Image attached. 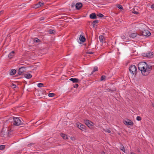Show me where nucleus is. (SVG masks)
<instances>
[{
    "mask_svg": "<svg viewBox=\"0 0 154 154\" xmlns=\"http://www.w3.org/2000/svg\"><path fill=\"white\" fill-rule=\"evenodd\" d=\"M138 67L139 69L141 71L142 74L144 76L147 75L152 69V66H149L146 62H144L139 63Z\"/></svg>",
    "mask_w": 154,
    "mask_h": 154,
    "instance_id": "f257e3e1",
    "label": "nucleus"
},
{
    "mask_svg": "<svg viewBox=\"0 0 154 154\" xmlns=\"http://www.w3.org/2000/svg\"><path fill=\"white\" fill-rule=\"evenodd\" d=\"M13 119L14 120L13 124L15 125L19 126L23 125V123H22L20 119L18 117H13Z\"/></svg>",
    "mask_w": 154,
    "mask_h": 154,
    "instance_id": "f03ea898",
    "label": "nucleus"
},
{
    "mask_svg": "<svg viewBox=\"0 0 154 154\" xmlns=\"http://www.w3.org/2000/svg\"><path fill=\"white\" fill-rule=\"evenodd\" d=\"M129 70L131 73L135 75L137 74V69L134 65H132L129 67Z\"/></svg>",
    "mask_w": 154,
    "mask_h": 154,
    "instance_id": "7ed1b4c3",
    "label": "nucleus"
},
{
    "mask_svg": "<svg viewBox=\"0 0 154 154\" xmlns=\"http://www.w3.org/2000/svg\"><path fill=\"white\" fill-rule=\"evenodd\" d=\"M139 35H143L145 36H148L151 35V33L148 30H144V31H140Z\"/></svg>",
    "mask_w": 154,
    "mask_h": 154,
    "instance_id": "20e7f679",
    "label": "nucleus"
},
{
    "mask_svg": "<svg viewBox=\"0 0 154 154\" xmlns=\"http://www.w3.org/2000/svg\"><path fill=\"white\" fill-rule=\"evenodd\" d=\"M8 131V130L7 129L6 130H5L4 129H2L0 133L1 137H4L5 135L7 134L8 135L10 132Z\"/></svg>",
    "mask_w": 154,
    "mask_h": 154,
    "instance_id": "39448f33",
    "label": "nucleus"
},
{
    "mask_svg": "<svg viewBox=\"0 0 154 154\" xmlns=\"http://www.w3.org/2000/svg\"><path fill=\"white\" fill-rule=\"evenodd\" d=\"M85 123L86 125L90 128H92L93 125L92 124H93V123L91 121L88 120H85Z\"/></svg>",
    "mask_w": 154,
    "mask_h": 154,
    "instance_id": "423d86ee",
    "label": "nucleus"
},
{
    "mask_svg": "<svg viewBox=\"0 0 154 154\" xmlns=\"http://www.w3.org/2000/svg\"><path fill=\"white\" fill-rule=\"evenodd\" d=\"M77 127L80 129L81 130H82V129H85L86 126L83 125V124L79 123L77 124Z\"/></svg>",
    "mask_w": 154,
    "mask_h": 154,
    "instance_id": "0eeeda50",
    "label": "nucleus"
},
{
    "mask_svg": "<svg viewBox=\"0 0 154 154\" xmlns=\"http://www.w3.org/2000/svg\"><path fill=\"white\" fill-rule=\"evenodd\" d=\"M25 68L24 67H21L20 68L18 72V74L19 75H20L24 72Z\"/></svg>",
    "mask_w": 154,
    "mask_h": 154,
    "instance_id": "6e6552de",
    "label": "nucleus"
},
{
    "mask_svg": "<svg viewBox=\"0 0 154 154\" xmlns=\"http://www.w3.org/2000/svg\"><path fill=\"white\" fill-rule=\"evenodd\" d=\"M75 8L77 10L80 9L82 6V4L80 2H78L75 5Z\"/></svg>",
    "mask_w": 154,
    "mask_h": 154,
    "instance_id": "1a4fd4ad",
    "label": "nucleus"
},
{
    "mask_svg": "<svg viewBox=\"0 0 154 154\" xmlns=\"http://www.w3.org/2000/svg\"><path fill=\"white\" fill-rule=\"evenodd\" d=\"M69 80L72 81L73 83H79L80 81L77 78H72L69 79Z\"/></svg>",
    "mask_w": 154,
    "mask_h": 154,
    "instance_id": "9d476101",
    "label": "nucleus"
},
{
    "mask_svg": "<svg viewBox=\"0 0 154 154\" xmlns=\"http://www.w3.org/2000/svg\"><path fill=\"white\" fill-rule=\"evenodd\" d=\"M124 123V124L127 125H133L134 124V123L132 121L127 122L125 121Z\"/></svg>",
    "mask_w": 154,
    "mask_h": 154,
    "instance_id": "9b49d317",
    "label": "nucleus"
},
{
    "mask_svg": "<svg viewBox=\"0 0 154 154\" xmlns=\"http://www.w3.org/2000/svg\"><path fill=\"white\" fill-rule=\"evenodd\" d=\"M90 17L91 19H96L97 18L96 15L95 13H92L90 15Z\"/></svg>",
    "mask_w": 154,
    "mask_h": 154,
    "instance_id": "f8f14e48",
    "label": "nucleus"
},
{
    "mask_svg": "<svg viewBox=\"0 0 154 154\" xmlns=\"http://www.w3.org/2000/svg\"><path fill=\"white\" fill-rule=\"evenodd\" d=\"M15 52L14 51L11 52L8 55V57L10 58H12L14 55Z\"/></svg>",
    "mask_w": 154,
    "mask_h": 154,
    "instance_id": "ddd939ff",
    "label": "nucleus"
},
{
    "mask_svg": "<svg viewBox=\"0 0 154 154\" xmlns=\"http://www.w3.org/2000/svg\"><path fill=\"white\" fill-rule=\"evenodd\" d=\"M99 39L100 41L102 43H103V42L105 41L104 37L102 35H100L99 36Z\"/></svg>",
    "mask_w": 154,
    "mask_h": 154,
    "instance_id": "4468645a",
    "label": "nucleus"
},
{
    "mask_svg": "<svg viewBox=\"0 0 154 154\" xmlns=\"http://www.w3.org/2000/svg\"><path fill=\"white\" fill-rule=\"evenodd\" d=\"M79 39L80 41L83 42H85L86 40L85 37L82 35H80Z\"/></svg>",
    "mask_w": 154,
    "mask_h": 154,
    "instance_id": "2eb2a0df",
    "label": "nucleus"
},
{
    "mask_svg": "<svg viewBox=\"0 0 154 154\" xmlns=\"http://www.w3.org/2000/svg\"><path fill=\"white\" fill-rule=\"evenodd\" d=\"M24 77L27 79H29L32 77V75L30 73L26 74L24 75Z\"/></svg>",
    "mask_w": 154,
    "mask_h": 154,
    "instance_id": "dca6fc26",
    "label": "nucleus"
},
{
    "mask_svg": "<svg viewBox=\"0 0 154 154\" xmlns=\"http://www.w3.org/2000/svg\"><path fill=\"white\" fill-rule=\"evenodd\" d=\"M60 135L64 139H67L68 138V137H67V135H66L64 134L61 133L60 134Z\"/></svg>",
    "mask_w": 154,
    "mask_h": 154,
    "instance_id": "f3484780",
    "label": "nucleus"
},
{
    "mask_svg": "<svg viewBox=\"0 0 154 154\" xmlns=\"http://www.w3.org/2000/svg\"><path fill=\"white\" fill-rule=\"evenodd\" d=\"M148 55L147 57H151L154 54L152 52H149L148 53H147Z\"/></svg>",
    "mask_w": 154,
    "mask_h": 154,
    "instance_id": "a211bd4d",
    "label": "nucleus"
},
{
    "mask_svg": "<svg viewBox=\"0 0 154 154\" xmlns=\"http://www.w3.org/2000/svg\"><path fill=\"white\" fill-rule=\"evenodd\" d=\"M16 72V70L15 69H12L10 72V74L11 75H14Z\"/></svg>",
    "mask_w": 154,
    "mask_h": 154,
    "instance_id": "6ab92c4d",
    "label": "nucleus"
},
{
    "mask_svg": "<svg viewBox=\"0 0 154 154\" xmlns=\"http://www.w3.org/2000/svg\"><path fill=\"white\" fill-rule=\"evenodd\" d=\"M137 35V34L136 33H133L130 35V37L132 38H134Z\"/></svg>",
    "mask_w": 154,
    "mask_h": 154,
    "instance_id": "aec40b11",
    "label": "nucleus"
},
{
    "mask_svg": "<svg viewBox=\"0 0 154 154\" xmlns=\"http://www.w3.org/2000/svg\"><path fill=\"white\" fill-rule=\"evenodd\" d=\"M98 20H95L93 21L92 23L94 27V26L95 25V24L97 23H98Z\"/></svg>",
    "mask_w": 154,
    "mask_h": 154,
    "instance_id": "412c9836",
    "label": "nucleus"
},
{
    "mask_svg": "<svg viewBox=\"0 0 154 154\" xmlns=\"http://www.w3.org/2000/svg\"><path fill=\"white\" fill-rule=\"evenodd\" d=\"M120 148L121 150H122V151L124 152L125 151V148L122 144L121 145Z\"/></svg>",
    "mask_w": 154,
    "mask_h": 154,
    "instance_id": "4be33fe9",
    "label": "nucleus"
},
{
    "mask_svg": "<svg viewBox=\"0 0 154 154\" xmlns=\"http://www.w3.org/2000/svg\"><path fill=\"white\" fill-rule=\"evenodd\" d=\"M117 7L120 10H123V7L122 6L119 4H118L117 5Z\"/></svg>",
    "mask_w": 154,
    "mask_h": 154,
    "instance_id": "5701e85b",
    "label": "nucleus"
},
{
    "mask_svg": "<svg viewBox=\"0 0 154 154\" xmlns=\"http://www.w3.org/2000/svg\"><path fill=\"white\" fill-rule=\"evenodd\" d=\"M34 42H35L38 43L40 42V40L37 38H35L34 40Z\"/></svg>",
    "mask_w": 154,
    "mask_h": 154,
    "instance_id": "b1692460",
    "label": "nucleus"
},
{
    "mask_svg": "<svg viewBox=\"0 0 154 154\" xmlns=\"http://www.w3.org/2000/svg\"><path fill=\"white\" fill-rule=\"evenodd\" d=\"M97 70H98L97 67V66H95L94 68V70H93V71H92V74L93 72L97 71Z\"/></svg>",
    "mask_w": 154,
    "mask_h": 154,
    "instance_id": "393cba45",
    "label": "nucleus"
},
{
    "mask_svg": "<svg viewBox=\"0 0 154 154\" xmlns=\"http://www.w3.org/2000/svg\"><path fill=\"white\" fill-rule=\"evenodd\" d=\"M55 94L54 93H49L48 94V96L49 97H53L54 96Z\"/></svg>",
    "mask_w": 154,
    "mask_h": 154,
    "instance_id": "a878e982",
    "label": "nucleus"
},
{
    "mask_svg": "<svg viewBox=\"0 0 154 154\" xmlns=\"http://www.w3.org/2000/svg\"><path fill=\"white\" fill-rule=\"evenodd\" d=\"M37 86L38 87H41L43 86L44 84L42 83H39L37 85Z\"/></svg>",
    "mask_w": 154,
    "mask_h": 154,
    "instance_id": "bb28decb",
    "label": "nucleus"
},
{
    "mask_svg": "<svg viewBox=\"0 0 154 154\" xmlns=\"http://www.w3.org/2000/svg\"><path fill=\"white\" fill-rule=\"evenodd\" d=\"M106 78V76L105 75H103L100 78V80L102 81H103V80H104Z\"/></svg>",
    "mask_w": 154,
    "mask_h": 154,
    "instance_id": "cd10ccee",
    "label": "nucleus"
},
{
    "mask_svg": "<svg viewBox=\"0 0 154 154\" xmlns=\"http://www.w3.org/2000/svg\"><path fill=\"white\" fill-rule=\"evenodd\" d=\"M97 16L100 17H104V15L101 13H99L97 14Z\"/></svg>",
    "mask_w": 154,
    "mask_h": 154,
    "instance_id": "c85d7f7f",
    "label": "nucleus"
},
{
    "mask_svg": "<svg viewBox=\"0 0 154 154\" xmlns=\"http://www.w3.org/2000/svg\"><path fill=\"white\" fill-rule=\"evenodd\" d=\"M5 147V145H2L0 146V150H2L4 149Z\"/></svg>",
    "mask_w": 154,
    "mask_h": 154,
    "instance_id": "c756f323",
    "label": "nucleus"
},
{
    "mask_svg": "<svg viewBox=\"0 0 154 154\" xmlns=\"http://www.w3.org/2000/svg\"><path fill=\"white\" fill-rule=\"evenodd\" d=\"M132 12L134 14H139V13L137 11H135L134 9L132 11Z\"/></svg>",
    "mask_w": 154,
    "mask_h": 154,
    "instance_id": "7c9ffc66",
    "label": "nucleus"
},
{
    "mask_svg": "<svg viewBox=\"0 0 154 154\" xmlns=\"http://www.w3.org/2000/svg\"><path fill=\"white\" fill-rule=\"evenodd\" d=\"M54 30L52 29H50L49 30L48 32L50 34H54Z\"/></svg>",
    "mask_w": 154,
    "mask_h": 154,
    "instance_id": "2f4dec72",
    "label": "nucleus"
},
{
    "mask_svg": "<svg viewBox=\"0 0 154 154\" xmlns=\"http://www.w3.org/2000/svg\"><path fill=\"white\" fill-rule=\"evenodd\" d=\"M142 55L143 57H147L148 55L147 54V53H143L142 54Z\"/></svg>",
    "mask_w": 154,
    "mask_h": 154,
    "instance_id": "473e14b6",
    "label": "nucleus"
},
{
    "mask_svg": "<svg viewBox=\"0 0 154 154\" xmlns=\"http://www.w3.org/2000/svg\"><path fill=\"white\" fill-rule=\"evenodd\" d=\"M136 119L137 121H140L141 119V118L140 116H137L136 118Z\"/></svg>",
    "mask_w": 154,
    "mask_h": 154,
    "instance_id": "72a5a7b5",
    "label": "nucleus"
},
{
    "mask_svg": "<svg viewBox=\"0 0 154 154\" xmlns=\"http://www.w3.org/2000/svg\"><path fill=\"white\" fill-rule=\"evenodd\" d=\"M41 7V5H39V4H38L35 5V8H38Z\"/></svg>",
    "mask_w": 154,
    "mask_h": 154,
    "instance_id": "f704fd0d",
    "label": "nucleus"
},
{
    "mask_svg": "<svg viewBox=\"0 0 154 154\" xmlns=\"http://www.w3.org/2000/svg\"><path fill=\"white\" fill-rule=\"evenodd\" d=\"M35 144V143H30L28 144L27 145V146L29 147H30L31 146Z\"/></svg>",
    "mask_w": 154,
    "mask_h": 154,
    "instance_id": "c9c22d12",
    "label": "nucleus"
},
{
    "mask_svg": "<svg viewBox=\"0 0 154 154\" xmlns=\"http://www.w3.org/2000/svg\"><path fill=\"white\" fill-rule=\"evenodd\" d=\"M11 87H12L13 88H16V85L13 84L11 86Z\"/></svg>",
    "mask_w": 154,
    "mask_h": 154,
    "instance_id": "e433bc0d",
    "label": "nucleus"
},
{
    "mask_svg": "<svg viewBox=\"0 0 154 154\" xmlns=\"http://www.w3.org/2000/svg\"><path fill=\"white\" fill-rule=\"evenodd\" d=\"M104 131H105L109 133H111V131L109 130L108 129H107L106 130H105V131L104 130Z\"/></svg>",
    "mask_w": 154,
    "mask_h": 154,
    "instance_id": "4c0bfd02",
    "label": "nucleus"
},
{
    "mask_svg": "<svg viewBox=\"0 0 154 154\" xmlns=\"http://www.w3.org/2000/svg\"><path fill=\"white\" fill-rule=\"evenodd\" d=\"M38 4H39V5H40L41 7L44 4V3L43 2H40L38 3Z\"/></svg>",
    "mask_w": 154,
    "mask_h": 154,
    "instance_id": "58836bf2",
    "label": "nucleus"
},
{
    "mask_svg": "<svg viewBox=\"0 0 154 154\" xmlns=\"http://www.w3.org/2000/svg\"><path fill=\"white\" fill-rule=\"evenodd\" d=\"M79 86V85L77 84H75L74 85V88H77Z\"/></svg>",
    "mask_w": 154,
    "mask_h": 154,
    "instance_id": "ea45409f",
    "label": "nucleus"
},
{
    "mask_svg": "<svg viewBox=\"0 0 154 154\" xmlns=\"http://www.w3.org/2000/svg\"><path fill=\"white\" fill-rule=\"evenodd\" d=\"M86 53L89 54H94V53L92 52H87Z\"/></svg>",
    "mask_w": 154,
    "mask_h": 154,
    "instance_id": "a19ab883",
    "label": "nucleus"
},
{
    "mask_svg": "<svg viewBox=\"0 0 154 154\" xmlns=\"http://www.w3.org/2000/svg\"><path fill=\"white\" fill-rule=\"evenodd\" d=\"M151 7L152 9H154V3L151 5Z\"/></svg>",
    "mask_w": 154,
    "mask_h": 154,
    "instance_id": "79ce46f5",
    "label": "nucleus"
},
{
    "mask_svg": "<svg viewBox=\"0 0 154 154\" xmlns=\"http://www.w3.org/2000/svg\"><path fill=\"white\" fill-rule=\"evenodd\" d=\"M75 5V3H73L72 4V5H71V7H74Z\"/></svg>",
    "mask_w": 154,
    "mask_h": 154,
    "instance_id": "37998d69",
    "label": "nucleus"
},
{
    "mask_svg": "<svg viewBox=\"0 0 154 154\" xmlns=\"http://www.w3.org/2000/svg\"><path fill=\"white\" fill-rule=\"evenodd\" d=\"M40 19L41 20H44L45 18L43 17H41V18H40Z\"/></svg>",
    "mask_w": 154,
    "mask_h": 154,
    "instance_id": "c03bdc74",
    "label": "nucleus"
},
{
    "mask_svg": "<svg viewBox=\"0 0 154 154\" xmlns=\"http://www.w3.org/2000/svg\"><path fill=\"white\" fill-rule=\"evenodd\" d=\"M4 11L3 10H2L0 11V15L3 13Z\"/></svg>",
    "mask_w": 154,
    "mask_h": 154,
    "instance_id": "a18cd8bd",
    "label": "nucleus"
},
{
    "mask_svg": "<svg viewBox=\"0 0 154 154\" xmlns=\"http://www.w3.org/2000/svg\"><path fill=\"white\" fill-rule=\"evenodd\" d=\"M137 151L138 152H140V149L139 148L137 149Z\"/></svg>",
    "mask_w": 154,
    "mask_h": 154,
    "instance_id": "49530a36",
    "label": "nucleus"
},
{
    "mask_svg": "<svg viewBox=\"0 0 154 154\" xmlns=\"http://www.w3.org/2000/svg\"><path fill=\"white\" fill-rule=\"evenodd\" d=\"M115 90H111L110 89H109V91H111V92H113V91H115Z\"/></svg>",
    "mask_w": 154,
    "mask_h": 154,
    "instance_id": "de8ad7c7",
    "label": "nucleus"
},
{
    "mask_svg": "<svg viewBox=\"0 0 154 154\" xmlns=\"http://www.w3.org/2000/svg\"><path fill=\"white\" fill-rule=\"evenodd\" d=\"M71 139H72V140H74L75 139V138H74L72 137H71Z\"/></svg>",
    "mask_w": 154,
    "mask_h": 154,
    "instance_id": "09e8293b",
    "label": "nucleus"
},
{
    "mask_svg": "<svg viewBox=\"0 0 154 154\" xmlns=\"http://www.w3.org/2000/svg\"><path fill=\"white\" fill-rule=\"evenodd\" d=\"M152 103V106L154 107V103Z\"/></svg>",
    "mask_w": 154,
    "mask_h": 154,
    "instance_id": "8fccbe9b",
    "label": "nucleus"
},
{
    "mask_svg": "<svg viewBox=\"0 0 154 154\" xmlns=\"http://www.w3.org/2000/svg\"><path fill=\"white\" fill-rule=\"evenodd\" d=\"M102 154H105V152L104 151H103L102 152Z\"/></svg>",
    "mask_w": 154,
    "mask_h": 154,
    "instance_id": "3c124183",
    "label": "nucleus"
},
{
    "mask_svg": "<svg viewBox=\"0 0 154 154\" xmlns=\"http://www.w3.org/2000/svg\"><path fill=\"white\" fill-rule=\"evenodd\" d=\"M91 45V44L90 43H88V46H89Z\"/></svg>",
    "mask_w": 154,
    "mask_h": 154,
    "instance_id": "603ef678",
    "label": "nucleus"
},
{
    "mask_svg": "<svg viewBox=\"0 0 154 154\" xmlns=\"http://www.w3.org/2000/svg\"><path fill=\"white\" fill-rule=\"evenodd\" d=\"M131 154H134V153H133V152H131Z\"/></svg>",
    "mask_w": 154,
    "mask_h": 154,
    "instance_id": "864d4df0",
    "label": "nucleus"
}]
</instances>
